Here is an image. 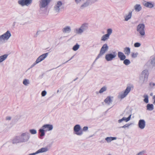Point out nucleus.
Masks as SVG:
<instances>
[{"label":"nucleus","instance_id":"nucleus-23","mask_svg":"<svg viewBox=\"0 0 155 155\" xmlns=\"http://www.w3.org/2000/svg\"><path fill=\"white\" fill-rule=\"evenodd\" d=\"M132 12H129L128 14L124 17V18H125L124 21H127L129 20L130 19L132 16Z\"/></svg>","mask_w":155,"mask_h":155},{"label":"nucleus","instance_id":"nucleus-28","mask_svg":"<svg viewBox=\"0 0 155 155\" xmlns=\"http://www.w3.org/2000/svg\"><path fill=\"white\" fill-rule=\"evenodd\" d=\"M39 131L40 133V139H42V138H41V137L44 136L45 135V130L43 129H40L39 130Z\"/></svg>","mask_w":155,"mask_h":155},{"label":"nucleus","instance_id":"nucleus-40","mask_svg":"<svg viewBox=\"0 0 155 155\" xmlns=\"http://www.w3.org/2000/svg\"><path fill=\"white\" fill-rule=\"evenodd\" d=\"M30 132L32 134H36L37 131L35 129H31L29 130Z\"/></svg>","mask_w":155,"mask_h":155},{"label":"nucleus","instance_id":"nucleus-4","mask_svg":"<svg viewBox=\"0 0 155 155\" xmlns=\"http://www.w3.org/2000/svg\"><path fill=\"white\" fill-rule=\"evenodd\" d=\"M145 25L143 23L140 24L137 26V31L141 36H143L145 35Z\"/></svg>","mask_w":155,"mask_h":155},{"label":"nucleus","instance_id":"nucleus-47","mask_svg":"<svg viewBox=\"0 0 155 155\" xmlns=\"http://www.w3.org/2000/svg\"><path fill=\"white\" fill-rule=\"evenodd\" d=\"M150 85L152 87H153V86H155V84L154 83H152V82H150Z\"/></svg>","mask_w":155,"mask_h":155},{"label":"nucleus","instance_id":"nucleus-10","mask_svg":"<svg viewBox=\"0 0 155 155\" xmlns=\"http://www.w3.org/2000/svg\"><path fill=\"white\" fill-rule=\"evenodd\" d=\"M62 3L61 1H58L54 7V10L56 13H58L60 9L62 8Z\"/></svg>","mask_w":155,"mask_h":155},{"label":"nucleus","instance_id":"nucleus-51","mask_svg":"<svg viewBox=\"0 0 155 155\" xmlns=\"http://www.w3.org/2000/svg\"><path fill=\"white\" fill-rule=\"evenodd\" d=\"M11 117H6V119L7 120H11Z\"/></svg>","mask_w":155,"mask_h":155},{"label":"nucleus","instance_id":"nucleus-33","mask_svg":"<svg viewBox=\"0 0 155 155\" xmlns=\"http://www.w3.org/2000/svg\"><path fill=\"white\" fill-rule=\"evenodd\" d=\"M143 97L144 98L143 101L146 103H148V96L147 95L145 94L143 96Z\"/></svg>","mask_w":155,"mask_h":155},{"label":"nucleus","instance_id":"nucleus-26","mask_svg":"<svg viewBox=\"0 0 155 155\" xmlns=\"http://www.w3.org/2000/svg\"><path fill=\"white\" fill-rule=\"evenodd\" d=\"M48 150L47 148L46 147H44L42 148L39 150H38L37 151V153H41L43 152H44L47 151Z\"/></svg>","mask_w":155,"mask_h":155},{"label":"nucleus","instance_id":"nucleus-35","mask_svg":"<svg viewBox=\"0 0 155 155\" xmlns=\"http://www.w3.org/2000/svg\"><path fill=\"white\" fill-rule=\"evenodd\" d=\"M123 63L126 65H127L130 63V61L128 59H125L124 60Z\"/></svg>","mask_w":155,"mask_h":155},{"label":"nucleus","instance_id":"nucleus-53","mask_svg":"<svg viewBox=\"0 0 155 155\" xmlns=\"http://www.w3.org/2000/svg\"><path fill=\"white\" fill-rule=\"evenodd\" d=\"M153 98L154 100V102H153V104H155V95L153 96Z\"/></svg>","mask_w":155,"mask_h":155},{"label":"nucleus","instance_id":"nucleus-13","mask_svg":"<svg viewBox=\"0 0 155 155\" xmlns=\"http://www.w3.org/2000/svg\"><path fill=\"white\" fill-rule=\"evenodd\" d=\"M138 126L139 128L141 129H144L145 126V121L144 120H139Z\"/></svg>","mask_w":155,"mask_h":155},{"label":"nucleus","instance_id":"nucleus-19","mask_svg":"<svg viewBox=\"0 0 155 155\" xmlns=\"http://www.w3.org/2000/svg\"><path fill=\"white\" fill-rule=\"evenodd\" d=\"M124 52L127 56L129 55L130 53V48L126 47L124 48Z\"/></svg>","mask_w":155,"mask_h":155},{"label":"nucleus","instance_id":"nucleus-54","mask_svg":"<svg viewBox=\"0 0 155 155\" xmlns=\"http://www.w3.org/2000/svg\"><path fill=\"white\" fill-rule=\"evenodd\" d=\"M73 56H72L71 58L69 60H68V61H67L66 62H65V63H66L68 61H70V60H71V59H72L73 58Z\"/></svg>","mask_w":155,"mask_h":155},{"label":"nucleus","instance_id":"nucleus-6","mask_svg":"<svg viewBox=\"0 0 155 155\" xmlns=\"http://www.w3.org/2000/svg\"><path fill=\"white\" fill-rule=\"evenodd\" d=\"M19 137L21 142H25L29 139L30 137V134L27 132L23 133L19 136Z\"/></svg>","mask_w":155,"mask_h":155},{"label":"nucleus","instance_id":"nucleus-30","mask_svg":"<svg viewBox=\"0 0 155 155\" xmlns=\"http://www.w3.org/2000/svg\"><path fill=\"white\" fill-rule=\"evenodd\" d=\"M147 109L149 110H152L153 109V104H148L147 106Z\"/></svg>","mask_w":155,"mask_h":155},{"label":"nucleus","instance_id":"nucleus-17","mask_svg":"<svg viewBox=\"0 0 155 155\" xmlns=\"http://www.w3.org/2000/svg\"><path fill=\"white\" fill-rule=\"evenodd\" d=\"M62 31L64 33H68L71 31V28L69 26H66L62 29Z\"/></svg>","mask_w":155,"mask_h":155},{"label":"nucleus","instance_id":"nucleus-31","mask_svg":"<svg viewBox=\"0 0 155 155\" xmlns=\"http://www.w3.org/2000/svg\"><path fill=\"white\" fill-rule=\"evenodd\" d=\"M109 38V37L105 34L102 37L101 40L103 41H105L107 40Z\"/></svg>","mask_w":155,"mask_h":155},{"label":"nucleus","instance_id":"nucleus-20","mask_svg":"<svg viewBox=\"0 0 155 155\" xmlns=\"http://www.w3.org/2000/svg\"><path fill=\"white\" fill-rule=\"evenodd\" d=\"M131 116V114H130L129 115V117L127 118H126L125 117H123L121 119L119 120L118 121V122L119 123H120L123 120H124L126 122H127L130 120Z\"/></svg>","mask_w":155,"mask_h":155},{"label":"nucleus","instance_id":"nucleus-46","mask_svg":"<svg viewBox=\"0 0 155 155\" xmlns=\"http://www.w3.org/2000/svg\"><path fill=\"white\" fill-rule=\"evenodd\" d=\"M88 127H84L83 129V130L84 131H86L87 130Z\"/></svg>","mask_w":155,"mask_h":155},{"label":"nucleus","instance_id":"nucleus-8","mask_svg":"<svg viewBox=\"0 0 155 155\" xmlns=\"http://www.w3.org/2000/svg\"><path fill=\"white\" fill-rule=\"evenodd\" d=\"M32 0H19L18 4L21 6H28L32 3Z\"/></svg>","mask_w":155,"mask_h":155},{"label":"nucleus","instance_id":"nucleus-48","mask_svg":"<svg viewBox=\"0 0 155 155\" xmlns=\"http://www.w3.org/2000/svg\"><path fill=\"white\" fill-rule=\"evenodd\" d=\"M98 0H90V2L91 3H94L97 2Z\"/></svg>","mask_w":155,"mask_h":155},{"label":"nucleus","instance_id":"nucleus-37","mask_svg":"<svg viewBox=\"0 0 155 155\" xmlns=\"http://www.w3.org/2000/svg\"><path fill=\"white\" fill-rule=\"evenodd\" d=\"M106 87L105 86L103 87L99 91V93H100L101 94L104 92V91H106Z\"/></svg>","mask_w":155,"mask_h":155},{"label":"nucleus","instance_id":"nucleus-56","mask_svg":"<svg viewBox=\"0 0 155 155\" xmlns=\"http://www.w3.org/2000/svg\"><path fill=\"white\" fill-rule=\"evenodd\" d=\"M59 90H58L57 91V93H58L59 92Z\"/></svg>","mask_w":155,"mask_h":155},{"label":"nucleus","instance_id":"nucleus-58","mask_svg":"<svg viewBox=\"0 0 155 155\" xmlns=\"http://www.w3.org/2000/svg\"><path fill=\"white\" fill-rule=\"evenodd\" d=\"M107 155H111L110 154H108Z\"/></svg>","mask_w":155,"mask_h":155},{"label":"nucleus","instance_id":"nucleus-27","mask_svg":"<svg viewBox=\"0 0 155 155\" xmlns=\"http://www.w3.org/2000/svg\"><path fill=\"white\" fill-rule=\"evenodd\" d=\"M117 138L116 137H107L105 138V140L108 143L110 142L112 140H116Z\"/></svg>","mask_w":155,"mask_h":155},{"label":"nucleus","instance_id":"nucleus-5","mask_svg":"<svg viewBox=\"0 0 155 155\" xmlns=\"http://www.w3.org/2000/svg\"><path fill=\"white\" fill-rule=\"evenodd\" d=\"M108 48L109 47L106 44H104L101 48L99 54H98L96 60H97L103 55L107 51Z\"/></svg>","mask_w":155,"mask_h":155},{"label":"nucleus","instance_id":"nucleus-43","mask_svg":"<svg viewBox=\"0 0 155 155\" xmlns=\"http://www.w3.org/2000/svg\"><path fill=\"white\" fill-rule=\"evenodd\" d=\"M130 125V124H125V125H124L123 126H122L121 127H120L119 128H120L121 127L122 128H125V127H128Z\"/></svg>","mask_w":155,"mask_h":155},{"label":"nucleus","instance_id":"nucleus-1","mask_svg":"<svg viewBox=\"0 0 155 155\" xmlns=\"http://www.w3.org/2000/svg\"><path fill=\"white\" fill-rule=\"evenodd\" d=\"M148 75L149 72L147 70L145 69L143 71L139 76V84L142 85L145 84L147 81Z\"/></svg>","mask_w":155,"mask_h":155},{"label":"nucleus","instance_id":"nucleus-18","mask_svg":"<svg viewBox=\"0 0 155 155\" xmlns=\"http://www.w3.org/2000/svg\"><path fill=\"white\" fill-rule=\"evenodd\" d=\"M20 139L19 136H16L12 140V143L13 144L17 143H21Z\"/></svg>","mask_w":155,"mask_h":155},{"label":"nucleus","instance_id":"nucleus-44","mask_svg":"<svg viewBox=\"0 0 155 155\" xmlns=\"http://www.w3.org/2000/svg\"><path fill=\"white\" fill-rule=\"evenodd\" d=\"M47 92L45 91H44L41 92V95L42 96H45Z\"/></svg>","mask_w":155,"mask_h":155},{"label":"nucleus","instance_id":"nucleus-45","mask_svg":"<svg viewBox=\"0 0 155 155\" xmlns=\"http://www.w3.org/2000/svg\"><path fill=\"white\" fill-rule=\"evenodd\" d=\"M145 152L144 151H142L137 153V155H143Z\"/></svg>","mask_w":155,"mask_h":155},{"label":"nucleus","instance_id":"nucleus-15","mask_svg":"<svg viewBox=\"0 0 155 155\" xmlns=\"http://www.w3.org/2000/svg\"><path fill=\"white\" fill-rule=\"evenodd\" d=\"M42 128L43 129L47 128V130L50 131L52 130L53 128V126L52 125L46 124L43 125Z\"/></svg>","mask_w":155,"mask_h":155},{"label":"nucleus","instance_id":"nucleus-7","mask_svg":"<svg viewBox=\"0 0 155 155\" xmlns=\"http://www.w3.org/2000/svg\"><path fill=\"white\" fill-rule=\"evenodd\" d=\"M117 53L115 52L112 53L107 54L105 56V59L107 61H110L113 60L116 56Z\"/></svg>","mask_w":155,"mask_h":155},{"label":"nucleus","instance_id":"nucleus-11","mask_svg":"<svg viewBox=\"0 0 155 155\" xmlns=\"http://www.w3.org/2000/svg\"><path fill=\"white\" fill-rule=\"evenodd\" d=\"M81 129L80 125L79 124L75 125L74 128V130L75 132V134L78 135H81L82 134V131H80Z\"/></svg>","mask_w":155,"mask_h":155},{"label":"nucleus","instance_id":"nucleus-52","mask_svg":"<svg viewBox=\"0 0 155 155\" xmlns=\"http://www.w3.org/2000/svg\"><path fill=\"white\" fill-rule=\"evenodd\" d=\"M38 153H37V151L35 153H31L29 154H28V155H35L36 154H38Z\"/></svg>","mask_w":155,"mask_h":155},{"label":"nucleus","instance_id":"nucleus-2","mask_svg":"<svg viewBox=\"0 0 155 155\" xmlns=\"http://www.w3.org/2000/svg\"><path fill=\"white\" fill-rule=\"evenodd\" d=\"M51 0H41L39 1V7L40 9L42 10L43 9H46L48 5Z\"/></svg>","mask_w":155,"mask_h":155},{"label":"nucleus","instance_id":"nucleus-12","mask_svg":"<svg viewBox=\"0 0 155 155\" xmlns=\"http://www.w3.org/2000/svg\"><path fill=\"white\" fill-rule=\"evenodd\" d=\"M48 53H46L39 56L37 59V62L39 63L44 60L48 56Z\"/></svg>","mask_w":155,"mask_h":155},{"label":"nucleus","instance_id":"nucleus-21","mask_svg":"<svg viewBox=\"0 0 155 155\" xmlns=\"http://www.w3.org/2000/svg\"><path fill=\"white\" fill-rule=\"evenodd\" d=\"M135 11L137 12H140L142 9V7L140 4H136L134 7Z\"/></svg>","mask_w":155,"mask_h":155},{"label":"nucleus","instance_id":"nucleus-59","mask_svg":"<svg viewBox=\"0 0 155 155\" xmlns=\"http://www.w3.org/2000/svg\"><path fill=\"white\" fill-rule=\"evenodd\" d=\"M38 32H37V34H38Z\"/></svg>","mask_w":155,"mask_h":155},{"label":"nucleus","instance_id":"nucleus-34","mask_svg":"<svg viewBox=\"0 0 155 155\" xmlns=\"http://www.w3.org/2000/svg\"><path fill=\"white\" fill-rule=\"evenodd\" d=\"M29 80L27 79H24L23 81V83L24 85L27 86L29 84Z\"/></svg>","mask_w":155,"mask_h":155},{"label":"nucleus","instance_id":"nucleus-41","mask_svg":"<svg viewBox=\"0 0 155 155\" xmlns=\"http://www.w3.org/2000/svg\"><path fill=\"white\" fill-rule=\"evenodd\" d=\"M141 44L139 42H136L134 44V46L135 47H139L140 46Z\"/></svg>","mask_w":155,"mask_h":155},{"label":"nucleus","instance_id":"nucleus-57","mask_svg":"<svg viewBox=\"0 0 155 155\" xmlns=\"http://www.w3.org/2000/svg\"><path fill=\"white\" fill-rule=\"evenodd\" d=\"M78 78H77L75 79L74 80V81H75Z\"/></svg>","mask_w":155,"mask_h":155},{"label":"nucleus","instance_id":"nucleus-9","mask_svg":"<svg viewBox=\"0 0 155 155\" xmlns=\"http://www.w3.org/2000/svg\"><path fill=\"white\" fill-rule=\"evenodd\" d=\"M131 89V88L130 86L127 87L123 93H122L118 95L119 97L121 99L125 97L130 92Z\"/></svg>","mask_w":155,"mask_h":155},{"label":"nucleus","instance_id":"nucleus-22","mask_svg":"<svg viewBox=\"0 0 155 155\" xmlns=\"http://www.w3.org/2000/svg\"><path fill=\"white\" fill-rule=\"evenodd\" d=\"M74 31L78 34H81L84 31L80 27L79 28H76L74 29Z\"/></svg>","mask_w":155,"mask_h":155},{"label":"nucleus","instance_id":"nucleus-39","mask_svg":"<svg viewBox=\"0 0 155 155\" xmlns=\"http://www.w3.org/2000/svg\"><path fill=\"white\" fill-rule=\"evenodd\" d=\"M89 5V3L87 2H86L82 5L81 6V9L83 8L84 7H85L88 6Z\"/></svg>","mask_w":155,"mask_h":155},{"label":"nucleus","instance_id":"nucleus-42","mask_svg":"<svg viewBox=\"0 0 155 155\" xmlns=\"http://www.w3.org/2000/svg\"><path fill=\"white\" fill-rule=\"evenodd\" d=\"M138 54L137 53H132L131 56L132 58H135L137 57V56L138 55Z\"/></svg>","mask_w":155,"mask_h":155},{"label":"nucleus","instance_id":"nucleus-16","mask_svg":"<svg viewBox=\"0 0 155 155\" xmlns=\"http://www.w3.org/2000/svg\"><path fill=\"white\" fill-rule=\"evenodd\" d=\"M113 98V97H111L110 96H108L105 99L104 101L108 105H110V104L112 103Z\"/></svg>","mask_w":155,"mask_h":155},{"label":"nucleus","instance_id":"nucleus-24","mask_svg":"<svg viewBox=\"0 0 155 155\" xmlns=\"http://www.w3.org/2000/svg\"><path fill=\"white\" fill-rule=\"evenodd\" d=\"M81 27L84 31L87 29L88 28V24L87 23H84L82 25Z\"/></svg>","mask_w":155,"mask_h":155},{"label":"nucleus","instance_id":"nucleus-49","mask_svg":"<svg viewBox=\"0 0 155 155\" xmlns=\"http://www.w3.org/2000/svg\"><path fill=\"white\" fill-rule=\"evenodd\" d=\"M75 2L77 4L79 3L81 1V0H74Z\"/></svg>","mask_w":155,"mask_h":155},{"label":"nucleus","instance_id":"nucleus-36","mask_svg":"<svg viewBox=\"0 0 155 155\" xmlns=\"http://www.w3.org/2000/svg\"><path fill=\"white\" fill-rule=\"evenodd\" d=\"M112 33V29L111 28H109L107 30V34H106L109 37Z\"/></svg>","mask_w":155,"mask_h":155},{"label":"nucleus","instance_id":"nucleus-50","mask_svg":"<svg viewBox=\"0 0 155 155\" xmlns=\"http://www.w3.org/2000/svg\"><path fill=\"white\" fill-rule=\"evenodd\" d=\"M37 60H36L35 62V63H34L31 66V68H32L36 64H37L38 63H37Z\"/></svg>","mask_w":155,"mask_h":155},{"label":"nucleus","instance_id":"nucleus-38","mask_svg":"<svg viewBox=\"0 0 155 155\" xmlns=\"http://www.w3.org/2000/svg\"><path fill=\"white\" fill-rule=\"evenodd\" d=\"M80 45L78 44H77L73 48V50L74 51H76L79 48Z\"/></svg>","mask_w":155,"mask_h":155},{"label":"nucleus","instance_id":"nucleus-32","mask_svg":"<svg viewBox=\"0 0 155 155\" xmlns=\"http://www.w3.org/2000/svg\"><path fill=\"white\" fill-rule=\"evenodd\" d=\"M150 63L153 67H155V56L150 60Z\"/></svg>","mask_w":155,"mask_h":155},{"label":"nucleus","instance_id":"nucleus-29","mask_svg":"<svg viewBox=\"0 0 155 155\" xmlns=\"http://www.w3.org/2000/svg\"><path fill=\"white\" fill-rule=\"evenodd\" d=\"M8 55L6 54H4L0 56V63L3 61L7 58Z\"/></svg>","mask_w":155,"mask_h":155},{"label":"nucleus","instance_id":"nucleus-25","mask_svg":"<svg viewBox=\"0 0 155 155\" xmlns=\"http://www.w3.org/2000/svg\"><path fill=\"white\" fill-rule=\"evenodd\" d=\"M143 5L145 6L150 8H151L153 7V5L149 2H145L143 3Z\"/></svg>","mask_w":155,"mask_h":155},{"label":"nucleus","instance_id":"nucleus-55","mask_svg":"<svg viewBox=\"0 0 155 155\" xmlns=\"http://www.w3.org/2000/svg\"><path fill=\"white\" fill-rule=\"evenodd\" d=\"M152 94H153V93H151L150 94V95H151V96H152Z\"/></svg>","mask_w":155,"mask_h":155},{"label":"nucleus","instance_id":"nucleus-3","mask_svg":"<svg viewBox=\"0 0 155 155\" xmlns=\"http://www.w3.org/2000/svg\"><path fill=\"white\" fill-rule=\"evenodd\" d=\"M11 36L10 32L8 30L3 35H0V43H3L5 40L7 41Z\"/></svg>","mask_w":155,"mask_h":155},{"label":"nucleus","instance_id":"nucleus-14","mask_svg":"<svg viewBox=\"0 0 155 155\" xmlns=\"http://www.w3.org/2000/svg\"><path fill=\"white\" fill-rule=\"evenodd\" d=\"M117 55L118 58L121 61L124 60L126 58V56L121 52H118L117 53Z\"/></svg>","mask_w":155,"mask_h":155}]
</instances>
